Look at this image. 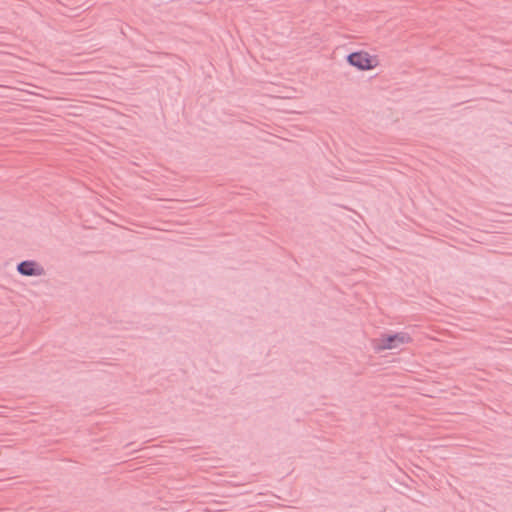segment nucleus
<instances>
[{
	"label": "nucleus",
	"mask_w": 512,
	"mask_h": 512,
	"mask_svg": "<svg viewBox=\"0 0 512 512\" xmlns=\"http://www.w3.org/2000/svg\"><path fill=\"white\" fill-rule=\"evenodd\" d=\"M411 342V337L405 332L385 333L372 340L371 345L375 352L398 349Z\"/></svg>",
	"instance_id": "nucleus-1"
},
{
	"label": "nucleus",
	"mask_w": 512,
	"mask_h": 512,
	"mask_svg": "<svg viewBox=\"0 0 512 512\" xmlns=\"http://www.w3.org/2000/svg\"><path fill=\"white\" fill-rule=\"evenodd\" d=\"M347 62L360 71L375 70L381 64L380 58L377 54H373L365 50L349 54Z\"/></svg>",
	"instance_id": "nucleus-2"
},
{
	"label": "nucleus",
	"mask_w": 512,
	"mask_h": 512,
	"mask_svg": "<svg viewBox=\"0 0 512 512\" xmlns=\"http://www.w3.org/2000/svg\"><path fill=\"white\" fill-rule=\"evenodd\" d=\"M17 271L23 276L39 277L45 274L44 267L36 261H23L19 263Z\"/></svg>",
	"instance_id": "nucleus-3"
}]
</instances>
